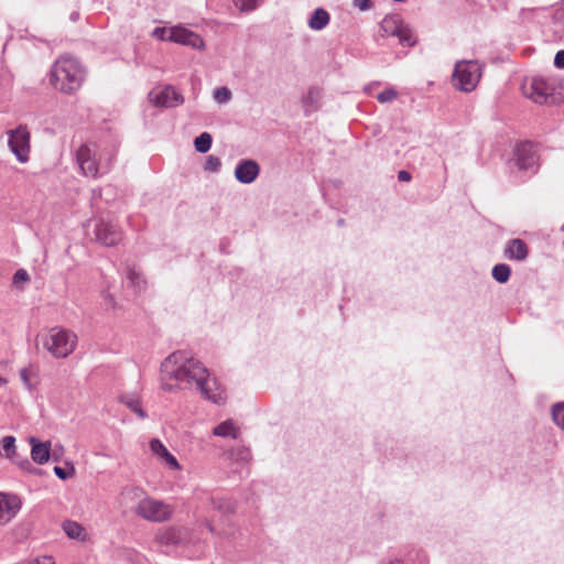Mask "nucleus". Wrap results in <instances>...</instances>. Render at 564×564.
<instances>
[{"label":"nucleus","mask_w":564,"mask_h":564,"mask_svg":"<svg viewBox=\"0 0 564 564\" xmlns=\"http://www.w3.org/2000/svg\"><path fill=\"white\" fill-rule=\"evenodd\" d=\"M160 381L165 392H177L195 387L206 400L216 404L226 401L224 389L215 378L209 377L208 369L185 351H174L162 361Z\"/></svg>","instance_id":"1"},{"label":"nucleus","mask_w":564,"mask_h":564,"mask_svg":"<svg viewBox=\"0 0 564 564\" xmlns=\"http://www.w3.org/2000/svg\"><path fill=\"white\" fill-rule=\"evenodd\" d=\"M85 77L86 70L79 61L64 55L52 66L50 82L55 89L69 95L82 87Z\"/></svg>","instance_id":"2"},{"label":"nucleus","mask_w":564,"mask_h":564,"mask_svg":"<svg viewBox=\"0 0 564 564\" xmlns=\"http://www.w3.org/2000/svg\"><path fill=\"white\" fill-rule=\"evenodd\" d=\"M121 496L124 499L138 500L134 508V513L150 522H164L172 516V508L170 505L145 496L140 487H126Z\"/></svg>","instance_id":"3"},{"label":"nucleus","mask_w":564,"mask_h":564,"mask_svg":"<svg viewBox=\"0 0 564 564\" xmlns=\"http://www.w3.org/2000/svg\"><path fill=\"white\" fill-rule=\"evenodd\" d=\"M113 153L107 152L96 158L95 151L87 144L77 150L76 160L84 175L93 178L107 174L112 165Z\"/></svg>","instance_id":"4"},{"label":"nucleus","mask_w":564,"mask_h":564,"mask_svg":"<svg viewBox=\"0 0 564 564\" xmlns=\"http://www.w3.org/2000/svg\"><path fill=\"white\" fill-rule=\"evenodd\" d=\"M76 344V334L61 327L51 328L43 339L44 348L55 358H65L70 355Z\"/></svg>","instance_id":"5"},{"label":"nucleus","mask_w":564,"mask_h":564,"mask_svg":"<svg viewBox=\"0 0 564 564\" xmlns=\"http://www.w3.org/2000/svg\"><path fill=\"white\" fill-rule=\"evenodd\" d=\"M379 34L382 37L395 36L402 46L412 47L417 39L413 30L399 14H389L379 24Z\"/></svg>","instance_id":"6"},{"label":"nucleus","mask_w":564,"mask_h":564,"mask_svg":"<svg viewBox=\"0 0 564 564\" xmlns=\"http://www.w3.org/2000/svg\"><path fill=\"white\" fill-rule=\"evenodd\" d=\"M481 77V67L476 61L457 62L453 73V85L465 93L473 91Z\"/></svg>","instance_id":"7"},{"label":"nucleus","mask_w":564,"mask_h":564,"mask_svg":"<svg viewBox=\"0 0 564 564\" xmlns=\"http://www.w3.org/2000/svg\"><path fill=\"white\" fill-rule=\"evenodd\" d=\"M8 145L15 159L20 163H26L30 160L31 134L25 124H19L15 129L8 132Z\"/></svg>","instance_id":"8"},{"label":"nucleus","mask_w":564,"mask_h":564,"mask_svg":"<svg viewBox=\"0 0 564 564\" xmlns=\"http://www.w3.org/2000/svg\"><path fill=\"white\" fill-rule=\"evenodd\" d=\"M94 238L106 247L118 245L122 240V231L113 224L104 219L94 221Z\"/></svg>","instance_id":"9"},{"label":"nucleus","mask_w":564,"mask_h":564,"mask_svg":"<svg viewBox=\"0 0 564 564\" xmlns=\"http://www.w3.org/2000/svg\"><path fill=\"white\" fill-rule=\"evenodd\" d=\"M538 160L536 151L531 142H522L516 147L514 163L519 170L536 173L539 167Z\"/></svg>","instance_id":"10"},{"label":"nucleus","mask_w":564,"mask_h":564,"mask_svg":"<svg viewBox=\"0 0 564 564\" xmlns=\"http://www.w3.org/2000/svg\"><path fill=\"white\" fill-rule=\"evenodd\" d=\"M149 98L158 107L172 108L184 102V97L173 86H165L159 91H151Z\"/></svg>","instance_id":"11"},{"label":"nucleus","mask_w":564,"mask_h":564,"mask_svg":"<svg viewBox=\"0 0 564 564\" xmlns=\"http://www.w3.org/2000/svg\"><path fill=\"white\" fill-rule=\"evenodd\" d=\"M20 508L21 501L17 496L0 492V525L10 522Z\"/></svg>","instance_id":"12"},{"label":"nucleus","mask_w":564,"mask_h":564,"mask_svg":"<svg viewBox=\"0 0 564 564\" xmlns=\"http://www.w3.org/2000/svg\"><path fill=\"white\" fill-rule=\"evenodd\" d=\"M524 94L535 104H545L550 97V87L545 79L540 77L532 78L529 86H524Z\"/></svg>","instance_id":"13"},{"label":"nucleus","mask_w":564,"mask_h":564,"mask_svg":"<svg viewBox=\"0 0 564 564\" xmlns=\"http://www.w3.org/2000/svg\"><path fill=\"white\" fill-rule=\"evenodd\" d=\"M260 173V165L254 160H241L235 169V177L242 184L252 183Z\"/></svg>","instance_id":"14"},{"label":"nucleus","mask_w":564,"mask_h":564,"mask_svg":"<svg viewBox=\"0 0 564 564\" xmlns=\"http://www.w3.org/2000/svg\"><path fill=\"white\" fill-rule=\"evenodd\" d=\"M173 42L197 50L205 47V42L202 36L183 26H174Z\"/></svg>","instance_id":"15"},{"label":"nucleus","mask_w":564,"mask_h":564,"mask_svg":"<svg viewBox=\"0 0 564 564\" xmlns=\"http://www.w3.org/2000/svg\"><path fill=\"white\" fill-rule=\"evenodd\" d=\"M529 256V247L524 240L520 238L511 239L505 248V257L509 260L523 261Z\"/></svg>","instance_id":"16"},{"label":"nucleus","mask_w":564,"mask_h":564,"mask_svg":"<svg viewBox=\"0 0 564 564\" xmlns=\"http://www.w3.org/2000/svg\"><path fill=\"white\" fill-rule=\"evenodd\" d=\"M0 449L3 451V455L6 458L12 460L18 464L22 469L31 468V463L28 459H18L17 447H15V438L13 436H4L0 441Z\"/></svg>","instance_id":"17"},{"label":"nucleus","mask_w":564,"mask_h":564,"mask_svg":"<svg viewBox=\"0 0 564 564\" xmlns=\"http://www.w3.org/2000/svg\"><path fill=\"white\" fill-rule=\"evenodd\" d=\"M31 458L36 464H45L51 456V442H40L35 437L30 438Z\"/></svg>","instance_id":"18"},{"label":"nucleus","mask_w":564,"mask_h":564,"mask_svg":"<svg viewBox=\"0 0 564 564\" xmlns=\"http://www.w3.org/2000/svg\"><path fill=\"white\" fill-rule=\"evenodd\" d=\"M150 448L155 455L161 457L167 466H170L173 469L180 468L177 459L167 451V448L163 445V443L160 440H152L150 442Z\"/></svg>","instance_id":"19"},{"label":"nucleus","mask_w":564,"mask_h":564,"mask_svg":"<svg viewBox=\"0 0 564 564\" xmlns=\"http://www.w3.org/2000/svg\"><path fill=\"white\" fill-rule=\"evenodd\" d=\"M120 402L123 403L128 409L138 415L139 419L144 420L147 412L142 408L141 399L137 394H122L119 398Z\"/></svg>","instance_id":"20"},{"label":"nucleus","mask_w":564,"mask_h":564,"mask_svg":"<svg viewBox=\"0 0 564 564\" xmlns=\"http://www.w3.org/2000/svg\"><path fill=\"white\" fill-rule=\"evenodd\" d=\"M329 13L325 9L317 8L308 20V26L312 30L321 31L329 23Z\"/></svg>","instance_id":"21"},{"label":"nucleus","mask_w":564,"mask_h":564,"mask_svg":"<svg viewBox=\"0 0 564 564\" xmlns=\"http://www.w3.org/2000/svg\"><path fill=\"white\" fill-rule=\"evenodd\" d=\"M63 530L70 539H77L84 541L86 539V531L84 527L75 521H65L63 523Z\"/></svg>","instance_id":"22"},{"label":"nucleus","mask_w":564,"mask_h":564,"mask_svg":"<svg viewBox=\"0 0 564 564\" xmlns=\"http://www.w3.org/2000/svg\"><path fill=\"white\" fill-rule=\"evenodd\" d=\"M213 433H214V435L220 436V437L237 438V436H238V431H237L232 420H227V421L220 423L219 425H217L214 429Z\"/></svg>","instance_id":"23"},{"label":"nucleus","mask_w":564,"mask_h":564,"mask_svg":"<svg viewBox=\"0 0 564 564\" xmlns=\"http://www.w3.org/2000/svg\"><path fill=\"white\" fill-rule=\"evenodd\" d=\"M492 278L499 283H506L510 279L511 269L508 264L499 263L492 268Z\"/></svg>","instance_id":"24"},{"label":"nucleus","mask_w":564,"mask_h":564,"mask_svg":"<svg viewBox=\"0 0 564 564\" xmlns=\"http://www.w3.org/2000/svg\"><path fill=\"white\" fill-rule=\"evenodd\" d=\"M213 138L210 133L203 132L194 140L195 150L199 153H206L212 147Z\"/></svg>","instance_id":"25"},{"label":"nucleus","mask_w":564,"mask_h":564,"mask_svg":"<svg viewBox=\"0 0 564 564\" xmlns=\"http://www.w3.org/2000/svg\"><path fill=\"white\" fill-rule=\"evenodd\" d=\"M127 279L130 283V285L134 290H142L145 285V281L141 276L140 272H138L134 268H129L127 271Z\"/></svg>","instance_id":"26"},{"label":"nucleus","mask_w":564,"mask_h":564,"mask_svg":"<svg viewBox=\"0 0 564 564\" xmlns=\"http://www.w3.org/2000/svg\"><path fill=\"white\" fill-rule=\"evenodd\" d=\"M552 419L554 423L564 431V402L552 406Z\"/></svg>","instance_id":"27"},{"label":"nucleus","mask_w":564,"mask_h":564,"mask_svg":"<svg viewBox=\"0 0 564 564\" xmlns=\"http://www.w3.org/2000/svg\"><path fill=\"white\" fill-rule=\"evenodd\" d=\"M152 35L162 41L173 42L174 28H155L152 32Z\"/></svg>","instance_id":"28"},{"label":"nucleus","mask_w":564,"mask_h":564,"mask_svg":"<svg viewBox=\"0 0 564 564\" xmlns=\"http://www.w3.org/2000/svg\"><path fill=\"white\" fill-rule=\"evenodd\" d=\"M231 97L232 94L227 87H219L214 90V99L218 104H226L231 99Z\"/></svg>","instance_id":"29"},{"label":"nucleus","mask_w":564,"mask_h":564,"mask_svg":"<svg viewBox=\"0 0 564 564\" xmlns=\"http://www.w3.org/2000/svg\"><path fill=\"white\" fill-rule=\"evenodd\" d=\"M398 97V91L394 88H387L383 91L379 93L377 96V100L381 104L391 102Z\"/></svg>","instance_id":"30"},{"label":"nucleus","mask_w":564,"mask_h":564,"mask_svg":"<svg viewBox=\"0 0 564 564\" xmlns=\"http://www.w3.org/2000/svg\"><path fill=\"white\" fill-rule=\"evenodd\" d=\"M221 166V161L218 156L209 155L205 161L204 169L209 172H218Z\"/></svg>","instance_id":"31"},{"label":"nucleus","mask_w":564,"mask_h":564,"mask_svg":"<svg viewBox=\"0 0 564 564\" xmlns=\"http://www.w3.org/2000/svg\"><path fill=\"white\" fill-rule=\"evenodd\" d=\"M235 6L245 12L254 10L258 7V0H234Z\"/></svg>","instance_id":"32"},{"label":"nucleus","mask_w":564,"mask_h":564,"mask_svg":"<svg viewBox=\"0 0 564 564\" xmlns=\"http://www.w3.org/2000/svg\"><path fill=\"white\" fill-rule=\"evenodd\" d=\"M54 473L59 479L66 480V479L72 478L75 475V468H74V466H70V468L68 470H66L59 466H55Z\"/></svg>","instance_id":"33"},{"label":"nucleus","mask_w":564,"mask_h":564,"mask_svg":"<svg viewBox=\"0 0 564 564\" xmlns=\"http://www.w3.org/2000/svg\"><path fill=\"white\" fill-rule=\"evenodd\" d=\"M319 98H321V93H319L318 88L312 87L308 89L306 96L304 97V101L306 104H315L319 100Z\"/></svg>","instance_id":"34"},{"label":"nucleus","mask_w":564,"mask_h":564,"mask_svg":"<svg viewBox=\"0 0 564 564\" xmlns=\"http://www.w3.org/2000/svg\"><path fill=\"white\" fill-rule=\"evenodd\" d=\"M29 280L30 275L24 269H19L13 275V284L17 286L22 282H28Z\"/></svg>","instance_id":"35"},{"label":"nucleus","mask_w":564,"mask_h":564,"mask_svg":"<svg viewBox=\"0 0 564 564\" xmlns=\"http://www.w3.org/2000/svg\"><path fill=\"white\" fill-rule=\"evenodd\" d=\"M161 541L165 544L176 543V533L174 530H166L161 535Z\"/></svg>","instance_id":"36"},{"label":"nucleus","mask_w":564,"mask_h":564,"mask_svg":"<svg viewBox=\"0 0 564 564\" xmlns=\"http://www.w3.org/2000/svg\"><path fill=\"white\" fill-rule=\"evenodd\" d=\"M20 377H21V380L24 383V386L31 391L33 389V386L31 383L29 369L28 368L21 369Z\"/></svg>","instance_id":"37"},{"label":"nucleus","mask_w":564,"mask_h":564,"mask_svg":"<svg viewBox=\"0 0 564 564\" xmlns=\"http://www.w3.org/2000/svg\"><path fill=\"white\" fill-rule=\"evenodd\" d=\"M352 3L361 11H367L372 8L371 0H354Z\"/></svg>","instance_id":"38"},{"label":"nucleus","mask_w":564,"mask_h":564,"mask_svg":"<svg viewBox=\"0 0 564 564\" xmlns=\"http://www.w3.org/2000/svg\"><path fill=\"white\" fill-rule=\"evenodd\" d=\"M554 65L557 68H564V50L563 51H558L556 53L555 58H554Z\"/></svg>","instance_id":"39"},{"label":"nucleus","mask_w":564,"mask_h":564,"mask_svg":"<svg viewBox=\"0 0 564 564\" xmlns=\"http://www.w3.org/2000/svg\"><path fill=\"white\" fill-rule=\"evenodd\" d=\"M398 178L401 182H409L411 181L412 176L408 171L402 170L398 173Z\"/></svg>","instance_id":"40"},{"label":"nucleus","mask_w":564,"mask_h":564,"mask_svg":"<svg viewBox=\"0 0 564 564\" xmlns=\"http://www.w3.org/2000/svg\"><path fill=\"white\" fill-rule=\"evenodd\" d=\"M35 564H55L52 556H43L35 561Z\"/></svg>","instance_id":"41"},{"label":"nucleus","mask_w":564,"mask_h":564,"mask_svg":"<svg viewBox=\"0 0 564 564\" xmlns=\"http://www.w3.org/2000/svg\"><path fill=\"white\" fill-rule=\"evenodd\" d=\"M7 383V380L0 376V384H6Z\"/></svg>","instance_id":"42"},{"label":"nucleus","mask_w":564,"mask_h":564,"mask_svg":"<svg viewBox=\"0 0 564 564\" xmlns=\"http://www.w3.org/2000/svg\"><path fill=\"white\" fill-rule=\"evenodd\" d=\"M109 302L112 304L113 300L111 296H108Z\"/></svg>","instance_id":"43"},{"label":"nucleus","mask_w":564,"mask_h":564,"mask_svg":"<svg viewBox=\"0 0 564 564\" xmlns=\"http://www.w3.org/2000/svg\"><path fill=\"white\" fill-rule=\"evenodd\" d=\"M390 564H400L399 561L391 562Z\"/></svg>","instance_id":"44"}]
</instances>
